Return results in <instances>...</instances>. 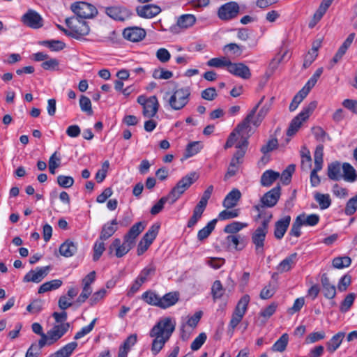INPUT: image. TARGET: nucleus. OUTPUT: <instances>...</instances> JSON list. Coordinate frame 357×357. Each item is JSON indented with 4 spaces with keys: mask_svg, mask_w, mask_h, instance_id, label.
Returning <instances> with one entry per match:
<instances>
[{
    "mask_svg": "<svg viewBox=\"0 0 357 357\" xmlns=\"http://www.w3.org/2000/svg\"><path fill=\"white\" fill-rule=\"evenodd\" d=\"M248 146V140L247 138H243L242 141H240L236 146L237 151L234 154L231 160L236 163L241 164L243 162V158L245 154L246 150Z\"/></svg>",
    "mask_w": 357,
    "mask_h": 357,
    "instance_id": "2f4dec72",
    "label": "nucleus"
},
{
    "mask_svg": "<svg viewBox=\"0 0 357 357\" xmlns=\"http://www.w3.org/2000/svg\"><path fill=\"white\" fill-rule=\"evenodd\" d=\"M105 241L97 240L93 245V260L94 261H97L99 260L102 253L105 250Z\"/></svg>",
    "mask_w": 357,
    "mask_h": 357,
    "instance_id": "6e6d98bb",
    "label": "nucleus"
},
{
    "mask_svg": "<svg viewBox=\"0 0 357 357\" xmlns=\"http://www.w3.org/2000/svg\"><path fill=\"white\" fill-rule=\"evenodd\" d=\"M289 341L287 333L282 334L280 338L273 344L271 349L273 351L282 352L286 349Z\"/></svg>",
    "mask_w": 357,
    "mask_h": 357,
    "instance_id": "8fccbe9b",
    "label": "nucleus"
},
{
    "mask_svg": "<svg viewBox=\"0 0 357 357\" xmlns=\"http://www.w3.org/2000/svg\"><path fill=\"white\" fill-rule=\"evenodd\" d=\"M169 95L167 99V102L172 110L178 111L184 108L190 101L191 90L189 86H183L175 89L170 94L166 93V96Z\"/></svg>",
    "mask_w": 357,
    "mask_h": 357,
    "instance_id": "20e7f679",
    "label": "nucleus"
},
{
    "mask_svg": "<svg viewBox=\"0 0 357 357\" xmlns=\"http://www.w3.org/2000/svg\"><path fill=\"white\" fill-rule=\"evenodd\" d=\"M142 299L147 304L158 307L160 296L155 291L149 290L144 292L142 295Z\"/></svg>",
    "mask_w": 357,
    "mask_h": 357,
    "instance_id": "a18cd8bd",
    "label": "nucleus"
},
{
    "mask_svg": "<svg viewBox=\"0 0 357 357\" xmlns=\"http://www.w3.org/2000/svg\"><path fill=\"white\" fill-rule=\"evenodd\" d=\"M197 178V174L192 172L179 180L169 193V197H171V203H174L196 181Z\"/></svg>",
    "mask_w": 357,
    "mask_h": 357,
    "instance_id": "6e6552de",
    "label": "nucleus"
},
{
    "mask_svg": "<svg viewBox=\"0 0 357 357\" xmlns=\"http://www.w3.org/2000/svg\"><path fill=\"white\" fill-rule=\"evenodd\" d=\"M137 102L143 107L142 114L146 118H153L159 109V102L155 96L147 97L145 95L138 96Z\"/></svg>",
    "mask_w": 357,
    "mask_h": 357,
    "instance_id": "9d476101",
    "label": "nucleus"
},
{
    "mask_svg": "<svg viewBox=\"0 0 357 357\" xmlns=\"http://www.w3.org/2000/svg\"><path fill=\"white\" fill-rule=\"evenodd\" d=\"M105 12L112 19L121 22L126 20L130 15L129 10L122 6L106 7Z\"/></svg>",
    "mask_w": 357,
    "mask_h": 357,
    "instance_id": "6ab92c4d",
    "label": "nucleus"
},
{
    "mask_svg": "<svg viewBox=\"0 0 357 357\" xmlns=\"http://www.w3.org/2000/svg\"><path fill=\"white\" fill-rule=\"evenodd\" d=\"M272 218L271 213H265L264 220L261 225L252 234L251 240L255 245V250L257 255L264 254V243L266 234H268V225Z\"/></svg>",
    "mask_w": 357,
    "mask_h": 357,
    "instance_id": "7ed1b4c3",
    "label": "nucleus"
},
{
    "mask_svg": "<svg viewBox=\"0 0 357 357\" xmlns=\"http://www.w3.org/2000/svg\"><path fill=\"white\" fill-rule=\"evenodd\" d=\"M357 211V194L349 199L346 204L344 213L347 215H352Z\"/></svg>",
    "mask_w": 357,
    "mask_h": 357,
    "instance_id": "052dcab7",
    "label": "nucleus"
},
{
    "mask_svg": "<svg viewBox=\"0 0 357 357\" xmlns=\"http://www.w3.org/2000/svg\"><path fill=\"white\" fill-rule=\"evenodd\" d=\"M345 337V333L340 331L334 335L326 344L327 350L331 353L335 352L342 344Z\"/></svg>",
    "mask_w": 357,
    "mask_h": 357,
    "instance_id": "473e14b6",
    "label": "nucleus"
},
{
    "mask_svg": "<svg viewBox=\"0 0 357 357\" xmlns=\"http://www.w3.org/2000/svg\"><path fill=\"white\" fill-rule=\"evenodd\" d=\"M280 174L273 170L265 171L261 176V184L262 186L268 187L271 185L278 178Z\"/></svg>",
    "mask_w": 357,
    "mask_h": 357,
    "instance_id": "4c0bfd02",
    "label": "nucleus"
},
{
    "mask_svg": "<svg viewBox=\"0 0 357 357\" xmlns=\"http://www.w3.org/2000/svg\"><path fill=\"white\" fill-rule=\"evenodd\" d=\"M62 284V281L59 279L52 280L43 283L38 289V294H44L49 291L54 290L59 288Z\"/></svg>",
    "mask_w": 357,
    "mask_h": 357,
    "instance_id": "49530a36",
    "label": "nucleus"
},
{
    "mask_svg": "<svg viewBox=\"0 0 357 357\" xmlns=\"http://www.w3.org/2000/svg\"><path fill=\"white\" fill-rule=\"evenodd\" d=\"M156 267L153 264H150L144 267L139 273L137 278L142 282L144 283L150 279L151 275L155 273Z\"/></svg>",
    "mask_w": 357,
    "mask_h": 357,
    "instance_id": "79ce46f5",
    "label": "nucleus"
},
{
    "mask_svg": "<svg viewBox=\"0 0 357 357\" xmlns=\"http://www.w3.org/2000/svg\"><path fill=\"white\" fill-rule=\"evenodd\" d=\"M323 156H324V146L319 144L317 146L314 153V167L310 173V184L312 187H317L320 184L321 179L317 173L323 167Z\"/></svg>",
    "mask_w": 357,
    "mask_h": 357,
    "instance_id": "9b49d317",
    "label": "nucleus"
},
{
    "mask_svg": "<svg viewBox=\"0 0 357 357\" xmlns=\"http://www.w3.org/2000/svg\"><path fill=\"white\" fill-rule=\"evenodd\" d=\"M308 93H309L307 92L305 89H301L293 98V100L289 105V111H295L298 108L299 104L304 100Z\"/></svg>",
    "mask_w": 357,
    "mask_h": 357,
    "instance_id": "3c124183",
    "label": "nucleus"
},
{
    "mask_svg": "<svg viewBox=\"0 0 357 357\" xmlns=\"http://www.w3.org/2000/svg\"><path fill=\"white\" fill-rule=\"evenodd\" d=\"M321 291L327 299H333L336 296V287L332 284L326 273L321 277Z\"/></svg>",
    "mask_w": 357,
    "mask_h": 357,
    "instance_id": "5701e85b",
    "label": "nucleus"
},
{
    "mask_svg": "<svg viewBox=\"0 0 357 357\" xmlns=\"http://www.w3.org/2000/svg\"><path fill=\"white\" fill-rule=\"evenodd\" d=\"M122 34L125 39L136 43L142 40L146 37V32L141 27L130 26L125 28Z\"/></svg>",
    "mask_w": 357,
    "mask_h": 357,
    "instance_id": "f3484780",
    "label": "nucleus"
},
{
    "mask_svg": "<svg viewBox=\"0 0 357 357\" xmlns=\"http://www.w3.org/2000/svg\"><path fill=\"white\" fill-rule=\"evenodd\" d=\"M134 246L135 245L132 242L124 237L123 242H121L120 238H116L113 240L109 246L108 251L109 255H112L115 251L114 255L118 258H121L125 256Z\"/></svg>",
    "mask_w": 357,
    "mask_h": 357,
    "instance_id": "ddd939ff",
    "label": "nucleus"
},
{
    "mask_svg": "<svg viewBox=\"0 0 357 357\" xmlns=\"http://www.w3.org/2000/svg\"><path fill=\"white\" fill-rule=\"evenodd\" d=\"M58 185L63 188H69L74 184V178L70 176L59 175L56 178Z\"/></svg>",
    "mask_w": 357,
    "mask_h": 357,
    "instance_id": "0e129e2a",
    "label": "nucleus"
},
{
    "mask_svg": "<svg viewBox=\"0 0 357 357\" xmlns=\"http://www.w3.org/2000/svg\"><path fill=\"white\" fill-rule=\"evenodd\" d=\"M180 294L178 291H171L160 296L158 307L165 310L176 305L179 301Z\"/></svg>",
    "mask_w": 357,
    "mask_h": 357,
    "instance_id": "b1692460",
    "label": "nucleus"
},
{
    "mask_svg": "<svg viewBox=\"0 0 357 357\" xmlns=\"http://www.w3.org/2000/svg\"><path fill=\"white\" fill-rule=\"evenodd\" d=\"M79 106L82 112H86L89 115L93 114L91 102L88 97L85 96H81L79 98Z\"/></svg>",
    "mask_w": 357,
    "mask_h": 357,
    "instance_id": "69168bd1",
    "label": "nucleus"
},
{
    "mask_svg": "<svg viewBox=\"0 0 357 357\" xmlns=\"http://www.w3.org/2000/svg\"><path fill=\"white\" fill-rule=\"evenodd\" d=\"M218 222L217 219H213L208 224L200 229L197 233V238L199 241H203L207 238L211 232L214 230L216 223Z\"/></svg>",
    "mask_w": 357,
    "mask_h": 357,
    "instance_id": "58836bf2",
    "label": "nucleus"
},
{
    "mask_svg": "<svg viewBox=\"0 0 357 357\" xmlns=\"http://www.w3.org/2000/svg\"><path fill=\"white\" fill-rule=\"evenodd\" d=\"M264 99V97H262L260 101L258 102V104H257L250 111V112L248 114V115L243 119V121L241 123H240L235 128V129L229 134L224 146L225 149H227L233 146L234 144L237 142V140L239 138L241 139V141H242L243 138H248V137L246 136V134H248L250 128V122L251 121V119L254 117V116L255 115L259 106L261 104Z\"/></svg>",
    "mask_w": 357,
    "mask_h": 357,
    "instance_id": "f03ea898",
    "label": "nucleus"
},
{
    "mask_svg": "<svg viewBox=\"0 0 357 357\" xmlns=\"http://www.w3.org/2000/svg\"><path fill=\"white\" fill-rule=\"evenodd\" d=\"M351 264V259L347 256L337 257L333 259L332 264L335 268L342 269L349 267Z\"/></svg>",
    "mask_w": 357,
    "mask_h": 357,
    "instance_id": "5fc2aeb1",
    "label": "nucleus"
},
{
    "mask_svg": "<svg viewBox=\"0 0 357 357\" xmlns=\"http://www.w3.org/2000/svg\"><path fill=\"white\" fill-rule=\"evenodd\" d=\"M342 178L349 183H354L357 180V172L354 167L348 162L342 164Z\"/></svg>",
    "mask_w": 357,
    "mask_h": 357,
    "instance_id": "c9c22d12",
    "label": "nucleus"
},
{
    "mask_svg": "<svg viewBox=\"0 0 357 357\" xmlns=\"http://www.w3.org/2000/svg\"><path fill=\"white\" fill-rule=\"evenodd\" d=\"M211 294L214 301L220 298L224 294V289L220 280H215L211 287Z\"/></svg>",
    "mask_w": 357,
    "mask_h": 357,
    "instance_id": "680f3d73",
    "label": "nucleus"
},
{
    "mask_svg": "<svg viewBox=\"0 0 357 357\" xmlns=\"http://www.w3.org/2000/svg\"><path fill=\"white\" fill-rule=\"evenodd\" d=\"M70 324L68 323L60 324L55 325L47 332L49 335V342L50 345L59 340L68 331Z\"/></svg>",
    "mask_w": 357,
    "mask_h": 357,
    "instance_id": "412c9836",
    "label": "nucleus"
},
{
    "mask_svg": "<svg viewBox=\"0 0 357 357\" xmlns=\"http://www.w3.org/2000/svg\"><path fill=\"white\" fill-rule=\"evenodd\" d=\"M77 342L68 343L56 352L50 355L49 357H70L77 347Z\"/></svg>",
    "mask_w": 357,
    "mask_h": 357,
    "instance_id": "f704fd0d",
    "label": "nucleus"
},
{
    "mask_svg": "<svg viewBox=\"0 0 357 357\" xmlns=\"http://www.w3.org/2000/svg\"><path fill=\"white\" fill-rule=\"evenodd\" d=\"M280 190L279 185L275 186L261 197L259 204L253 206L254 210L259 213V218L263 217L262 209L264 208H272L277 204L280 197Z\"/></svg>",
    "mask_w": 357,
    "mask_h": 357,
    "instance_id": "39448f33",
    "label": "nucleus"
},
{
    "mask_svg": "<svg viewBox=\"0 0 357 357\" xmlns=\"http://www.w3.org/2000/svg\"><path fill=\"white\" fill-rule=\"evenodd\" d=\"M230 61H231L225 56L215 57L209 59L206 65L209 67L217 68H226L227 70Z\"/></svg>",
    "mask_w": 357,
    "mask_h": 357,
    "instance_id": "a19ab883",
    "label": "nucleus"
},
{
    "mask_svg": "<svg viewBox=\"0 0 357 357\" xmlns=\"http://www.w3.org/2000/svg\"><path fill=\"white\" fill-rule=\"evenodd\" d=\"M196 21V17L193 14H183L177 18L176 23L169 27V31L174 34L178 33L192 27Z\"/></svg>",
    "mask_w": 357,
    "mask_h": 357,
    "instance_id": "4468645a",
    "label": "nucleus"
},
{
    "mask_svg": "<svg viewBox=\"0 0 357 357\" xmlns=\"http://www.w3.org/2000/svg\"><path fill=\"white\" fill-rule=\"evenodd\" d=\"M250 301V297L248 294L243 295L238 302L232 313L231 319L229 324V328L230 330L234 331L235 328L242 321L244 315L245 314L248 304Z\"/></svg>",
    "mask_w": 357,
    "mask_h": 357,
    "instance_id": "1a4fd4ad",
    "label": "nucleus"
},
{
    "mask_svg": "<svg viewBox=\"0 0 357 357\" xmlns=\"http://www.w3.org/2000/svg\"><path fill=\"white\" fill-rule=\"evenodd\" d=\"M298 218H301V222L303 226L313 227L318 224L320 218L317 214H310L306 215L305 213L300 214L297 216Z\"/></svg>",
    "mask_w": 357,
    "mask_h": 357,
    "instance_id": "c03bdc74",
    "label": "nucleus"
},
{
    "mask_svg": "<svg viewBox=\"0 0 357 357\" xmlns=\"http://www.w3.org/2000/svg\"><path fill=\"white\" fill-rule=\"evenodd\" d=\"M40 44L54 52L61 51L66 47V44L59 40H43Z\"/></svg>",
    "mask_w": 357,
    "mask_h": 357,
    "instance_id": "603ef678",
    "label": "nucleus"
},
{
    "mask_svg": "<svg viewBox=\"0 0 357 357\" xmlns=\"http://www.w3.org/2000/svg\"><path fill=\"white\" fill-rule=\"evenodd\" d=\"M291 222V216L286 215L278 220L275 224L274 236L280 240L284 236Z\"/></svg>",
    "mask_w": 357,
    "mask_h": 357,
    "instance_id": "a878e982",
    "label": "nucleus"
},
{
    "mask_svg": "<svg viewBox=\"0 0 357 357\" xmlns=\"http://www.w3.org/2000/svg\"><path fill=\"white\" fill-rule=\"evenodd\" d=\"M326 337V333L324 331L312 332L307 335L305 340V344H313L316 342L324 340Z\"/></svg>",
    "mask_w": 357,
    "mask_h": 357,
    "instance_id": "4d7b16f0",
    "label": "nucleus"
},
{
    "mask_svg": "<svg viewBox=\"0 0 357 357\" xmlns=\"http://www.w3.org/2000/svg\"><path fill=\"white\" fill-rule=\"evenodd\" d=\"M77 250V245L74 242L67 240L59 248L60 254L65 257L73 256Z\"/></svg>",
    "mask_w": 357,
    "mask_h": 357,
    "instance_id": "e433bc0d",
    "label": "nucleus"
},
{
    "mask_svg": "<svg viewBox=\"0 0 357 357\" xmlns=\"http://www.w3.org/2000/svg\"><path fill=\"white\" fill-rule=\"evenodd\" d=\"M317 102L312 101L307 106L304 107L301 112L295 116L291 121L289 126L287 130V135L289 137L294 135L301 126L303 121L307 120L310 114L317 107Z\"/></svg>",
    "mask_w": 357,
    "mask_h": 357,
    "instance_id": "0eeeda50",
    "label": "nucleus"
},
{
    "mask_svg": "<svg viewBox=\"0 0 357 357\" xmlns=\"http://www.w3.org/2000/svg\"><path fill=\"white\" fill-rule=\"evenodd\" d=\"M241 198V192L237 188H234L225 197L222 202V206L227 209L235 207L240 199Z\"/></svg>",
    "mask_w": 357,
    "mask_h": 357,
    "instance_id": "c85d7f7f",
    "label": "nucleus"
},
{
    "mask_svg": "<svg viewBox=\"0 0 357 357\" xmlns=\"http://www.w3.org/2000/svg\"><path fill=\"white\" fill-rule=\"evenodd\" d=\"M248 226L247 223H243L238 221L233 222L227 225L224 228V232L230 234V235H237L236 234Z\"/></svg>",
    "mask_w": 357,
    "mask_h": 357,
    "instance_id": "09e8293b",
    "label": "nucleus"
},
{
    "mask_svg": "<svg viewBox=\"0 0 357 357\" xmlns=\"http://www.w3.org/2000/svg\"><path fill=\"white\" fill-rule=\"evenodd\" d=\"M225 242L229 248H233L240 251L245 247V236L238 235H228L225 238Z\"/></svg>",
    "mask_w": 357,
    "mask_h": 357,
    "instance_id": "bb28decb",
    "label": "nucleus"
},
{
    "mask_svg": "<svg viewBox=\"0 0 357 357\" xmlns=\"http://www.w3.org/2000/svg\"><path fill=\"white\" fill-rule=\"evenodd\" d=\"M145 228V224L143 222H138L134 224L129 231L124 235L126 239L129 240L135 245L136 238L143 231Z\"/></svg>",
    "mask_w": 357,
    "mask_h": 357,
    "instance_id": "7c9ffc66",
    "label": "nucleus"
},
{
    "mask_svg": "<svg viewBox=\"0 0 357 357\" xmlns=\"http://www.w3.org/2000/svg\"><path fill=\"white\" fill-rule=\"evenodd\" d=\"M50 270V266L36 267L34 270H31L24 275L23 281L24 282H32L38 283L48 274Z\"/></svg>",
    "mask_w": 357,
    "mask_h": 357,
    "instance_id": "a211bd4d",
    "label": "nucleus"
},
{
    "mask_svg": "<svg viewBox=\"0 0 357 357\" xmlns=\"http://www.w3.org/2000/svg\"><path fill=\"white\" fill-rule=\"evenodd\" d=\"M96 321L97 318L93 319L89 325L84 326L80 331L77 332L74 336V339L79 340L89 334L91 331H92L95 326Z\"/></svg>",
    "mask_w": 357,
    "mask_h": 357,
    "instance_id": "774afa93",
    "label": "nucleus"
},
{
    "mask_svg": "<svg viewBox=\"0 0 357 357\" xmlns=\"http://www.w3.org/2000/svg\"><path fill=\"white\" fill-rule=\"evenodd\" d=\"M176 321L172 317H162L149 331V335L152 342L151 351L153 356L158 355L169 340L175 331Z\"/></svg>",
    "mask_w": 357,
    "mask_h": 357,
    "instance_id": "f257e3e1",
    "label": "nucleus"
},
{
    "mask_svg": "<svg viewBox=\"0 0 357 357\" xmlns=\"http://www.w3.org/2000/svg\"><path fill=\"white\" fill-rule=\"evenodd\" d=\"M314 199L319 204L321 210L329 208L331 204V199L328 194H322L317 192L314 194Z\"/></svg>",
    "mask_w": 357,
    "mask_h": 357,
    "instance_id": "37998d69",
    "label": "nucleus"
},
{
    "mask_svg": "<svg viewBox=\"0 0 357 357\" xmlns=\"http://www.w3.org/2000/svg\"><path fill=\"white\" fill-rule=\"evenodd\" d=\"M160 228V225L159 223H155L152 225L148 231L144 234L142 238L146 242L152 244L158 234Z\"/></svg>",
    "mask_w": 357,
    "mask_h": 357,
    "instance_id": "de8ad7c7",
    "label": "nucleus"
},
{
    "mask_svg": "<svg viewBox=\"0 0 357 357\" xmlns=\"http://www.w3.org/2000/svg\"><path fill=\"white\" fill-rule=\"evenodd\" d=\"M65 22L70 29V36L73 38L81 39L90 32L89 26L84 20L73 17L66 18Z\"/></svg>",
    "mask_w": 357,
    "mask_h": 357,
    "instance_id": "423d86ee",
    "label": "nucleus"
},
{
    "mask_svg": "<svg viewBox=\"0 0 357 357\" xmlns=\"http://www.w3.org/2000/svg\"><path fill=\"white\" fill-rule=\"evenodd\" d=\"M137 15L143 18H153L161 12L160 6L155 4H147L136 8Z\"/></svg>",
    "mask_w": 357,
    "mask_h": 357,
    "instance_id": "4be33fe9",
    "label": "nucleus"
},
{
    "mask_svg": "<svg viewBox=\"0 0 357 357\" xmlns=\"http://www.w3.org/2000/svg\"><path fill=\"white\" fill-rule=\"evenodd\" d=\"M301 156L302 169L304 170L309 169L312 166V158L310 151L306 147H303Z\"/></svg>",
    "mask_w": 357,
    "mask_h": 357,
    "instance_id": "864d4df0",
    "label": "nucleus"
},
{
    "mask_svg": "<svg viewBox=\"0 0 357 357\" xmlns=\"http://www.w3.org/2000/svg\"><path fill=\"white\" fill-rule=\"evenodd\" d=\"M22 22L32 29H39L43 26V20L36 11L29 9L21 18Z\"/></svg>",
    "mask_w": 357,
    "mask_h": 357,
    "instance_id": "dca6fc26",
    "label": "nucleus"
},
{
    "mask_svg": "<svg viewBox=\"0 0 357 357\" xmlns=\"http://www.w3.org/2000/svg\"><path fill=\"white\" fill-rule=\"evenodd\" d=\"M203 149V144L199 141L190 142L185 149V158L192 157Z\"/></svg>",
    "mask_w": 357,
    "mask_h": 357,
    "instance_id": "ea45409f",
    "label": "nucleus"
},
{
    "mask_svg": "<svg viewBox=\"0 0 357 357\" xmlns=\"http://www.w3.org/2000/svg\"><path fill=\"white\" fill-rule=\"evenodd\" d=\"M118 221L116 218L112 220L109 222L102 225L99 240L106 241L114 235V234L118 230Z\"/></svg>",
    "mask_w": 357,
    "mask_h": 357,
    "instance_id": "393cba45",
    "label": "nucleus"
},
{
    "mask_svg": "<svg viewBox=\"0 0 357 357\" xmlns=\"http://www.w3.org/2000/svg\"><path fill=\"white\" fill-rule=\"evenodd\" d=\"M153 77L158 79H169L173 77V73L162 68H159L153 70Z\"/></svg>",
    "mask_w": 357,
    "mask_h": 357,
    "instance_id": "bf43d9fd",
    "label": "nucleus"
},
{
    "mask_svg": "<svg viewBox=\"0 0 357 357\" xmlns=\"http://www.w3.org/2000/svg\"><path fill=\"white\" fill-rule=\"evenodd\" d=\"M227 71L244 79H249L251 77L250 68L243 63H232L230 61Z\"/></svg>",
    "mask_w": 357,
    "mask_h": 357,
    "instance_id": "aec40b11",
    "label": "nucleus"
},
{
    "mask_svg": "<svg viewBox=\"0 0 357 357\" xmlns=\"http://www.w3.org/2000/svg\"><path fill=\"white\" fill-rule=\"evenodd\" d=\"M312 134L314 135L315 139L317 141H319L320 142H324L326 141V139L331 140V137L329 135L326 133V132L319 126L314 127L312 129Z\"/></svg>",
    "mask_w": 357,
    "mask_h": 357,
    "instance_id": "338daca9",
    "label": "nucleus"
},
{
    "mask_svg": "<svg viewBox=\"0 0 357 357\" xmlns=\"http://www.w3.org/2000/svg\"><path fill=\"white\" fill-rule=\"evenodd\" d=\"M297 253L294 252L286 257L276 267L278 272L282 273L289 271L297 262Z\"/></svg>",
    "mask_w": 357,
    "mask_h": 357,
    "instance_id": "cd10ccee",
    "label": "nucleus"
},
{
    "mask_svg": "<svg viewBox=\"0 0 357 357\" xmlns=\"http://www.w3.org/2000/svg\"><path fill=\"white\" fill-rule=\"evenodd\" d=\"M327 175L328 178L333 181H340L342 178L341 171L342 166L339 162L335 161L328 164Z\"/></svg>",
    "mask_w": 357,
    "mask_h": 357,
    "instance_id": "72a5a7b5",
    "label": "nucleus"
},
{
    "mask_svg": "<svg viewBox=\"0 0 357 357\" xmlns=\"http://www.w3.org/2000/svg\"><path fill=\"white\" fill-rule=\"evenodd\" d=\"M71 9L77 15L76 17L81 20L93 18L98 14V10L94 6L83 1L73 3Z\"/></svg>",
    "mask_w": 357,
    "mask_h": 357,
    "instance_id": "f8f14e48",
    "label": "nucleus"
},
{
    "mask_svg": "<svg viewBox=\"0 0 357 357\" xmlns=\"http://www.w3.org/2000/svg\"><path fill=\"white\" fill-rule=\"evenodd\" d=\"M356 295L354 293H350L344 298L343 301L341 303L340 310L342 312H347L352 306Z\"/></svg>",
    "mask_w": 357,
    "mask_h": 357,
    "instance_id": "13d9d810",
    "label": "nucleus"
},
{
    "mask_svg": "<svg viewBox=\"0 0 357 357\" xmlns=\"http://www.w3.org/2000/svg\"><path fill=\"white\" fill-rule=\"evenodd\" d=\"M239 6L237 3L230 1L221 6L218 11V16L220 20H229L238 15Z\"/></svg>",
    "mask_w": 357,
    "mask_h": 357,
    "instance_id": "2eb2a0df",
    "label": "nucleus"
},
{
    "mask_svg": "<svg viewBox=\"0 0 357 357\" xmlns=\"http://www.w3.org/2000/svg\"><path fill=\"white\" fill-rule=\"evenodd\" d=\"M137 336L136 334L129 335L120 346L118 357H127L131 348L137 343Z\"/></svg>",
    "mask_w": 357,
    "mask_h": 357,
    "instance_id": "c756f323",
    "label": "nucleus"
},
{
    "mask_svg": "<svg viewBox=\"0 0 357 357\" xmlns=\"http://www.w3.org/2000/svg\"><path fill=\"white\" fill-rule=\"evenodd\" d=\"M318 55V47L312 46V49L305 55L303 62L305 68L309 67Z\"/></svg>",
    "mask_w": 357,
    "mask_h": 357,
    "instance_id": "e2e57ef3",
    "label": "nucleus"
}]
</instances>
